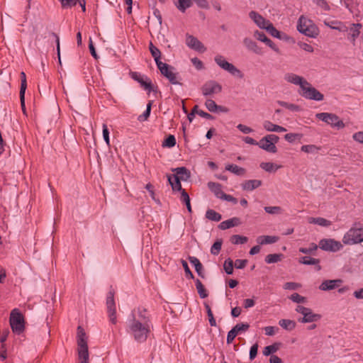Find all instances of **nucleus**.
Returning a JSON list of instances; mask_svg holds the SVG:
<instances>
[{
  "label": "nucleus",
  "mask_w": 363,
  "mask_h": 363,
  "mask_svg": "<svg viewBox=\"0 0 363 363\" xmlns=\"http://www.w3.org/2000/svg\"><path fill=\"white\" fill-rule=\"evenodd\" d=\"M301 150L306 153L317 154L320 150V147L315 145H304L301 146Z\"/></svg>",
  "instance_id": "nucleus-38"
},
{
  "label": "nucleus",
  "mask_w": 363,
  "mask_h": 363,
  "mask_svg": "<svg viewBox=\"0 0 363 363\" xmlns=\"http://www.w3.org/2000/svg\"><path fill=\"white\" fill-rule=\"evenodd\" d=\"M264 211L269 214H279L281 213V208L279 206H265Z\"/></svg>",
  "instance_id": "nucleus-54"
},
{
  "label": "nucleus",
  "mask_w": 363,
  "mask_h": 363,
  "mask_svg": "<svg viewBox=\"0 0 363 363\" xmlns=\"http://www.w3.org/2000/svg\"><path fill=\"white\" fill-rule=\"evenodd\" d=\"M176 145V138L173 135H169L162 143L163 147H173Z\"/></svg>",
  "instance_id": "nucleus-48"
},
{
  "label": "nucleus",
  "mask_w": 363,
  "mask_h": 363,
  "mask_svg": "<svg viewBox=\"0 0 363 363\" xmlns=\"http://www.w3.org/2000/svg\"><path fill=\"white\" fill-rule=\"evenodd\" d=\"M298 93L301 96L308 100L320 101L324 99L323 94L313 87L308 82V85H304Z\"/></svg>",
  "instance_id": "nucleus-8"
},
{
  "label": "nucleus",
  "mask_w": 363,
  "mask_h": 363,
  "mask_svg": "<svg viewBox=\"0 0 363 363\" xmlns=\"http://www.w3.org/2000/svg\"><path fill=\"white\" fill-rule=\"evenodd\" d=\"M196 287L198 294H199V296L201 298H205L208 296V292L205 289L204 286L203 285L202 282L199 279L196 280Z\"/></svg>",
  "instance_id": "nucleus-37"
},
{
  "label": "nucleus",
  "mask_w": 363,
  "mask_h": 363,
  "mask_svg": "<svg viewBox=\"0 0 363 363\" xmlns=\"http://www.w3.org/2000/svg\"><path fill=\"white\" fill-rule=\"evenodd\" d=\"M157 68L160 73L165 77L171 84H182L179 81V74L174 72V68L167 63L160 62L158 64Z\"/></svg>",
  "instance_id": "nucleus-9"
},
{
  "label": "nucleus",
  "mask_w": 363,
  "mask_h": 363,
  "mask_svg": "<svg viewBox=\"0 0 363 363\" xmlns=\"http://www.w3.org/2000/svg\"><path fill=\"white\" fill-rule=\"evenodd\" d=\"M279 349V343H274L271 345L267 346L264 348L263 354L269 356L271 354L276 352Z\"/></svg>",
  "instance_id": "nucleus-39"
},
{
  "label": "nucleus",
  "mask_w": 363,
  "mask_h": 363,
  "mask_svg": "<svg viewBox=\"0 0 363 363\" xmlns=\"http://www.w3.org/2000/svg\"><path fill=\"white\" fill-rule=\"evenodd\" d=\"M204 306L206 309V313L208 317L209 323L211 326H216V321L213 317L212 311L211 309V307L207 303H204Z\"/></svg>",
  "instance_id": "nucleus-47"
},
{
  "label": "nucleus",
  "mask_w": 363,
  "mask_h": 363,
  "mask_svg": "<svg viewBox=\"0 0 363 363\" xmlns=\"http://www.w3.org/2000/svg\"><path fill=\"white\" fill-rule=\"evenodd\" d=\"M313 2L324 11H329L330 9V6L325 0H313Z\"/></svg>",
  "instance_id": "nucleus-58"
},
{
  "label": "nucleus",
  "mask_w": 363,
  "mask_h": 363,
  "mask_svg": "<svg viewBox=\"0 0 363 363\" xmlns=\"http://www.w3.org/2000/svg\"><path fill=\"white\" fill-rule=\"evenodd\" d=\"M173 171L176 173L174 175H178L182 180L186 181L190 177V172L184 167H177Z\"/></svg>",
  "instance_id": "nucleus-32"
},
{
  "label": "nucleus",
  "mask_w": 363,
  "mask_h": 363,
  "mask_svg": "<svg viewBox=\"0 0 363 363\" xmlns=\"http://www.w3.org/2000/svg\"><path fill=\"white\" fill-rule=\"evenodd\" d=\"M308 223L316 224L320 226H324V227H328L331 225V222L330 220H328L324 218H321V217H318V218L311 217L308 218Z\"/></svg>",
  "instance_id": "nucleus-33"
},
{
  "label": "nucleus",
  "mask_w": 363,
  "mask_h": 363,
  "mask_svg": "<svg viewBox=\"0 0 363 363\" xmlns=\"http://www.w3.org/2000/svg\"><path fill=\"white\" fill-rule=\"evenodd\" d=\"M284 79L289 83L298 85L300 90L304 85H308V81L303 77L298 76L294 73H286L284 75Z\"/></svg>",
  "instance_id": "nucleus-14"
},
{
  "label": "nucleus",
  "mask_w": 363,
  "mask_h": 363,
  "mask_svg": "<svg viewBox=\"0 0 363 363\" xmlns=\"http://www.w3.org/2000/svg\"><path fill=\"white\" fill-rule=\"evenodd\" d=\"M250 18L254 21V23L261 29H266L270 21L265 19L262 16L256 11H252L249 13Z\"/></svg>",
  "instance_id": "nucleus-15"
},
{
  "label": "nucleus",
  "mask_w": 363,
  "mask_h": 363,
  "mask_svg": "<svg viewBox=\"0 0 363 363\" xmlns=\"http://www.w3.org/2000/svg\"><path fill=\"white\" fill-rule=\"evenodd\" d=\"M257 146L268 152L276 153L277 152L276 145H273V143L269 140L267 136H264L259 141H258Z\"/></svg>",
  "instance_id": "nucleus-18"
},
{
  "label": "nucleus",
  "mask_w": 363,
  "mask_h": 363,
  "mask_svg": "<svg viewBox=\"0 0 363 363\" xmlns=\"http://www.w3.org/2000/svg\"><path fill=\"white\" fill-rule=\"evenodd\" d=\"M320 314L313 313L311 308H308V311L303 315V317L298 319L301 323H313L320 319Z\"/></svg>",
  "instance_id": "nucleus-23"
},
{
  "label": "nucleus",
  "mask_w": 363,
  "mask_h": 363,
  "mask_svg": "<svg viewBox=\"0 0 363 363\" xmlns=\"http://www.w3.org/2000/svg\"><path fill=\"white\" fill-rule=\"evenodd\" d=\"M181 262L184 267V269L186 277L189 279H194V274H192L191 271L190 270L187 262L184 259H182Z\"/></svg>",
  "instance_id": "nucleus-59"
},
{
  "label": "nucleus",
  "mask_w": 363,
  "mask_h": 363,
  "mask_svg": "<svg viewBox=\"0 0 363 363\" xmlns=\"http://www.w3.org/2000/svg\"><path fill=\"white\" fill-rule=\"evenodd\" d=\"M86 333L84 328L79 325L77 327V352L79 363H89V349L87 345Z\"/></svg>",
  "instance_id": "nucleus-2"
},
{
  "label": "nucleus",
  "mask_w": 363,
  "mask_h": 363,
  "mask_svg": "<svg viewBox=\"0 0 363 363\" xmlns=\"http://www.w3.org/2000/svg\"><path fill=\"white\" fill-rule=\"evenodd\" d=\"M263 127L267 131L269 132L281 133L286 131V129L285 128L280 126L279 125L274 124L269 121H264Z\"/></svg>",
  "instance_id": "nucleus-26"
},
{
  "label": "nucleus",
  "mask_w": 363,
  "mask_h": 363,
  "mask_svg": "<svg viewBox=\"0 0 363 363\" xmlns=\"http://www.w3.org/2000/svg\"><path fill=\"white\" fill-rule=\"evenodd\" d=\"M260 167L266 172H271L278 169L279 166H277L272 162H262L260 164Z\"/></svg>",
  "instance_id": "nucleus-42"
},
{
  "label": "nucleus",
  "mask_w": 363,
  "mask_h": 363,
  "mask_svg": "<svg viewBox=\"0 0 363 363\" xmlns=\"http://www.w3.org/2000/svg\"><path fill=\"white\" fill-rule=\"evenodd\" d=\"M216 63L223 69L229 72L231 75L240 79L244 77L243 73L232 63L225 60L223 55H217L214 57Z\"/></svg>",
  "instance_id": "nucleus-6"
},
{
  "label": "nucleus",
  "mask_w": 363,
  "mask_h": 363,
  "mask_svg": "<svg viewBox=\"0 0 363 363\" xmlns=\"http://www.w3.org/2000/svg\"><path fill=\"white\" fill-rule=\"evenodd\" d=\"M181 200L186 204V208L189 213L191 212V206L190 203V198L189 194L186 192L185 190H182L181 194Z\"/></svg>",
  "instance_id": "nucleus-45"
},
{
  "label": "nucleus",
  "mask_w": 363,
  "mask_h": 363,
  "mask_svg": "<svg viewBox=\"0 0 363 363\" xmlns=\"http://www.w3.org/2000/svg\"><path fill=\"white\" fill-rule=\"evenodd\" d=\"M318 247L328 252H335L342 249L343 245L340 241L331 238H324L320 240Z\"/></svg>",
  "instance_id": "nucleus-10"
},
{
  "label": "nucleus",
  "mask_w": 363,
  "mask_h": 363,
  "mask_svg": "<svg viewBox=\"0 0 363 363\" xmlns=\"http://www.w3.org/2000/svg\"><path fill=\"white\" fill-rule=\"evenodd\" d=\"M262 182L259 179L245 180L244 182L241 184V187L244 191H251L259 187L262 185Z\"/></svg>",
  "instance_id": "nucleus-20"
},
{
  "label": "nucleus",
  "mask_w": 363,
  "mask_h": 363,
  "mask_svg": "<svg viewBox=\"0 0 363 363\" xmlns=\"http://www.w3.org/2000/svg\"><path fill=\"white\" fill-rule=\"evenodd\" d=\"M240 224V219L238 217H233L232 218L221 222L219 224L218 228L221 230H227L235 226H238Z\"/></svg>",
  "instance_id": "nucleus-22"
},
{
  "label": "nucleus",
  "mask_w": 363,
  "mask_h": 363,
  "mask_svg": "<svg viewBox=\"0 0 363 363\" xmlns=\"http://www.w3.org/2000/svg\"><path fill=\"white\" fill-rule=\"evenodd\" d=\"M9 323L12 331L18 335L21 334L25 330V321L23 315L18 308L11 311Z\"/></svg>",
  "instance_id": "nucleus-5"
},
{
  "label": "nucleus",
  "mask_w": 363,
  "mask_h": 363,
  "mask_svg": "<svg viewBox=\"0 0 363 363\" xmlns=\"http://www.w3.org/2000/svg\"><path fill=\"white\" fill-rule=\"evenodd\" d=\"M152 328V316L149 311L143 307L132 311L127 321V332L137 342H145Z\"/></svg>",
  "instance_id": "nucleus-1"
},
{
  "label": "nucleus",
  "mask_w": 363,
  "mask_h": 363,
  "mask_svg": "<svg viewBox=\"0 0 363 363\" xmlns=\"http://www.w3.org/2000/svg\"><path fill=\"white\" fill-rule=\"evenodd\" d=\"M106 307L107 313L109 317V320L111 323L116 324L117 322L116 319V308L114 301V292L113 291H108L106 296Z\"/></svg>",
  "instance_id": "nucleus-11"
},
{
  "label": "nucleus",
  "mask_w": 363,
  "mask_h": 363,
  "mask_svg": "<svg viewBox=\"0 0 363 363\" xmlns=\"http://www.w3.org/2000/svg\"><path fill=\"white\" fill-rule=\"evenodd\" d=\"M282 256V254H269L266 256L265 262L267 264L277 263L281 261Z\"/></svg>",
  "instance_id": "nucleus-40"
},
{
  "label": "nucleus",
  "mask_w": 363,
  "mask_h": 363,
  "mask_svg": "<svg viewBox=\"0 0 363 363\" xmlns=\"http://www.w3.org/2000/svg\"><path fill=\"white\" fill-rule=\"evenodd\" d=\"M316 118L325 122V123L331 125L337 129H342L345 127V123L341 121L339 117L331 113H318L315 115Z\"/></svg>",
  "instance_id": "nucleus-7"
},
{
  "label": "nucleus",
  "mask_w": 363,
  "mask_h": 363,
  "mask_svg": "<svg viewBox=\"0 0 363 363\" xmlns=\"http://www.w3.org/2000/svg\"><path fill=\"white\" fill-rule=\"evenodd\" d=\"M225 170L229 171L238 176H242L245 174L246 170L243 167H239L237 164H228L225 166Z\"/></svg>",
  "instance_id": "nucleus-30"
},
{
  "label": "nucleus",
  "mask_w": 363,
  "mask_h": 363,
  "mask_svg": "<svg viewBox=\"0 0 363 363\" xmlns=\"http://www.w3.org/2000/svg\"><path fill=\"white\" fill-rule=\"evenodd\" d=\"M363 226L360 223H355L353 226L344 235L342 242L345 245H355L361 243L363 238H361Z\"/></svg>",
  "instance_id": "nucleus-4"
},
{
  "label": "nucleus",
  "mask_w": 363,
  "mask_h": 363,
  "mask_svg": "<svg viewBox=\"0 0 363 363\" xmlns=\"http://www.w3.org/2000/svg\"><path fill=\"white\" fill-rule=\"evenodd\" d=\"M279 240V237L271 235H261L257 238V242L259 245H267L275 243Z\"/></svg>",
  "instance_id": "nucleus-29"
},
{
  "label": "nucleus",
  "mask_w": 363,
  "mask_h": 363,
  "mask_svg": "<svg viewBox=\"0 0 363 363\" xmlns=\"http://www.w3.org/2000/svg\"><path fill=\"white\" fill-rule=\"evenodd\" d=\"M205 106L210 112H218V105L213 100L207 99L205 102Z\"/></svg>",
  "instance_id": "nucleus-49"
},
{
  "label": "nucleus",
  "mask_w": 363,
  "mask_h": 363,
  "mask_svg": "<svg viewBox=\"0 0 363 363\" xmlns=\"http://www.w3.org/2000/svg\"><path fill=\"white\" fill-rule=\"evenodd\" d=\"M324 23L332 29L337 30L341 32L347 31V27L339 21H325Z\"/></svg>",
  "instance_id": "nucleus-27"
},
{
  "label": "nucleus",
  "mask_w": 363,
  "mask_h": 363,
  "mask_svg": "<svg viewBox=\"0 0 363 363\" xmlns=\"http://www.w3.org/2000/svg\"><path fill=\"white\" fill-rule=\"evenodd\" d=\"M206 218L213 221H220L222 218L221 215L214 210L208 209L206 212Z\"/></svg>",
  "instance_id": "nucleus-36"
},
{
  "label": "nucleus",
  "mask_w": 363,
  "mask_h": 363,
  "mask_svg": "<svg viewBox=\"0 0 363 363\" xmlns=\"http://www.w3.org/2000/svg\"><path fill=\"white\" fill-rule=\"evenodd\" d=\"M151 106H152V101H150L147 105L146 110L144 111V113L142 115H140L138 116V121H146L148 117L150 116V111H151Z\"/></svg>",
  "instance_id": "nucleus-50"
},
{
  "label": "nucleus",
  "mask_w": 363,
  "mask_h": 363,
  "mask_svg": "<svg viewBox=\"0 0 363 363\" xmlns=\"http://www.w3.org/2000/svg\"><path fill=\"white\" fill-rule=\"evenodd\" d=\"M303 137L301 133H287L284 135V138L289 143H293L296 140H300Z\"/></svg>",
  "instance_id": "nucleus-51"
},
{
  "label": "nucleus",
  "mask_w": 363,
  "mask_h": 363,
  "mask_svg": "<svg viewBox=\"0 0 363 363\" xmlns=\"http://www.w3.org/2000/svg\"><path fill=\"white\" fill-rule=\"evenodd\" d=\"M149 48L152 56L154 57L157 67H158V64L162 62V61H160L161 52L157 48L154 46V45L151 42L150 43Z\"/></svg>",
  "instance_id": "nucleus-34"
},
{
  "label": "nucleus",
  "mask_w": 363,
  "mask_h": 363,
  "mask_svg": "<svg viewBox=\"0 0 363 363\" xmlns=\"http://www.w3.org/2000/svg\"><path fill=\"white\" fill-rule=\"evenodd\" d=\"M238 335L235 329H231L227 335L226 342L228 344H230L234 340L235 337Z\"/></svg>",
  "instance_id": "nucleus-62"
},
{
  "label": "nucleus",
  "mask_w": 363,
  "mask_h": 363,
  "mask_svg": "<svg viewBox=\"0 0 363 363\" xmlns=\"http://www.w3.org/2000/svg\"><path fill=\"white\" fill-rule=\"evenodd\" d=\"M131 77L149 93L154 91L152 82L147 77L142 76L138 72H132Z\"/></svg>",
  "instance_id": "nucleus-13"
},
{
  "label": "nucleus",
  "mask_w": 363,
  "mask_h": 363,
  "mask_svg": "<svg viewBox=\"0 0 363 363\" xmlns=\"http://www.w3.org/2000/svg\"><path fill=\"white\" fill-rule=\"evenodd\" d=\"M272 36L281 39V33L277 30L273 24L270 22L268 26L265 29Z\"/></svg>",
  "instance_id": "nucleus-44"
},
{
  "label": "nucleus",
  "mask_w": 363,
  "mask_h": 363,
  "mask_svg": "<svg viewBox=\"0 0 363 363\" xmlns=\"http://www.w3.org/2000/svg\"><path fill=\"white\" fill-rule=\"evenodd\" d=\"M299 263L306 265H315L318 271L320 270L321 267L319 265L320 260L318 259L311 257H302L299 259Z\"/></svg>",
  "instance_id": "nucleus-28"
},
{
  "label": "nucleus",
  "mask_w": 363,
  "mask_h": 363,
  "mask_svg": "<svg viewBox=\"0 0 363 363\" xmlns=\"http://www.w3.org/2000/svg\"><path fill=\"white\" fill-rule=\"evenodd\" d=\"M167 178H168V182H169V184L171 185L173 191H179L182 192V190H184L182 188V184L180 182L181 179L178 177V175H174V174L168 175Z\"/></svg>",
  "instance_id": "nucleus-25"
},
{
  "label": "nucleus",
  "mask_w": 363,
  "mask_h": 363,
  "mask_svg": "<svg viewBox=\"0 0 363 363\" xmlns=\"http://www.w3.org/2000/svg\"><path fill=\"white\" fill-rule=\"evenodd\" d=\"M277 104L291 111H299L301 110V108L298 105L289 104L284 101H277Z\"/></svg>",
  "instance_id": "nucleus-41"
},
{
  "label": "nucleus",
  "mask_w": 363,
  "mask_h": 363,
  "mask_svg": "<svg viewBox=\"0 0 363 363\" xmlns=\"http://www.w3.org/2000/svg\"><path fill=\"white\" fill-rule=\"evenodd\" d=\"M250 325L248 323H238L235 325L233 329L235 330L237 334L240 332H244L249 329Z\"/></svg>",
  "instance_id": "nucleus-56"
},
{
  "label": "nucleus",
  "mask_w": 363,
  "mask_h": 363,
  "mask_svg": "<svg viewBox=\"0 0 363 363\" xmlns=\"http://www.w3.org/2000/svg\"><path fill=\"white\" fill-rule=\"evenodd\" d=\"M27 88L26 76L24 72H21V88L20 93H26Z\"/></svg>",
  "instance_id": "nucleus-55"
},
{
  "label": "nucleus",
  "mask_w": 363,
  "mask_h": 363,
  "mask_svg": "<svg viewBox=\"0 0 363 363\" xmlns=\"http://www.w3.org/2000/svg\"><path fill=\"white\" fill-rule=\"evenodd\" d=\"M247 240L248 239L247 237L242 236L240 235H233L230 238V241L234 245L244 244V243L247 242Z\"/></svg>",
  "instance_id": "nucleus-43"
},
{
  "label": "nucleus",
  "mask_w": 363,
  "mask_h": 363,
  "mask_svg": "<svg viewBox=\"0 0 363 363\" xmlns=\"http://www.w3.org/2000/svg\"><path fill=\"white\" fill-rule=\"evenodd\" d=\"M362 28V25L361 23H352L350 28H347V31H349L348 39H350L352 43H354L359 35L360 29Z\"/></svg>",
  "instance_id": "nucleus-21"
},
{
  "label": "nucleus",
  "mask_w": 363,
  "mask_h": 363,
  "mask_svg": "<svg viewBox=\"0 0 363 363\" xmlns=\"http://www.w3.org/2000/svg\"><path fill=\"white\" fill-rule=\"evenodd\" d=\"M208 187L218 199H222L225 194L222 190V185L219 183L209 182Z\"/></svg>",
  "instance_id": "nucleus-24"
},
{
  "label": "nucleus",
  "mask_w": 363,
  "mask_h": 363,
  "mask_svg": "<svg viewBox=\"0 0 363 363\" xmlns=\"http://www.w3.org/2000/svg\"><path fill=\"white\" fill-rule=\"evenodd\" d=\"M186 43L188 47L196 51L204 52L206 50L202 43L193 35H186Z\"/></svg>",
  "instance_id": "nucleus-16"
},
{
  "label": "nucleus",
  "mask_w": 363,
  "mask_h": 363,
  "mask_svg": "<svg viewBox=\"0 0 363 363\" xmlns=\"http://www.w3.org/2000/svg\"><path fill=\"white\" fill-rule=\"evenodd\" d=\"M342 283V279H328L323 281L319 286V289L321 291H330L339 287Z\"/></svg>",
  "instance_id": "nucleus-17"
},
{
  "label": "nucleus",
  "mask_w": 363,
  "mask_h": 363,
  "mask_svg": "<svg viewBox=\"0 0 363 363\" xmlns=\"http://www.w3.org/2000/svg\"><path fill=\"white\" fill-rule=\"evenodd\" d=\"M254 37L261 41V42H264L265 40H267V39L268 38L266 35L263 33V32H260L259 30H256L255 31L254 33Z\"/></svg>",
  "instance_id": "nucleus-64"
},
{
  "label": "nucleus",
  "mask_w": 363,
  "mask_h": 363,
  "mask_svg": "<svg viewBox=\"0 0 363 363\" xmlns=\"http://www.w3.org/2000/svg\"><path fill=\"white\" fill-rule=\"evenodd\" d=\"M279 325L284 330L291 331L296 328V323L292 320L281 319L279 321Z\"/></svg>",
  "instance_id": "nucleus-31"
},
{
  "label": "nucleus",
  "mask_w": 363,
  "mask_h": 363,
  "mask_svg": "<svg viewBox=\"0 0 363 363\" xmlns=\"http://www.w3.org/2000/svg\"><path fill=\"white\" fill-rule=\"evenodd\" d=\"M297 30L299 33L313 38H316L319 34L318 28L311 20L304 17L303 16H300L298 18Z\"/></svg>",
  "instance_id": "nucleus-3"
},
{
  "label": "nucleus",
  "mask_w": 363,
  "mask_h": 363,
  "mask_svg": "<svg viewBox=\"0 0 363 363\" xmlns=\"http://www.w3.org/2000/svg\"><path fill=\"white\" fill-rule=\"evenodd\" d=\"M243 44L245 48L257 55H262V49L258 46L257 43L250 38H245L243 39Z\"/></svg>",
  "instance_id": "nucleus-19"
},
{
  "label": "nucleus",
  "mask_w": 363,
  "mask_h": 363,
  "mask_svg": "<svg viewBox=\"0 0 363 363\" xmlns=\"http://www.w3.org/2000/svg\"><path fill=\"white\" fill-rule=\"evenodd\" d=\"M191 1L192 0H178L175 5L181 12L184 13L188 8L191 7Z\"/></svg>",
  "instance_id": "nucleus-35"
},
{
  "label": "nucleus",
  "mask_w": 363,
  "mask_h": 363,
  "mask_svg": "<svg viewBox=\"0 0 363 363\" xmlns=\"http://www.w3.org/2000/svg\"><path fill=\"white\" fill-rule=\"evenodd\" d=\"M289 298L293 302L298 303H304L306 301V298L303 296H301V295H299L297 293H294V294H291Z\"/></svg>",
  "instance_id": "nucleus-57"
},
{
  "label": "nucleus",
  "mask_w": 363,
  "mask_h": 363,
  "mask_svg": "<svg viewBox=\"0 0 363 363\" xmlns=\"http://www.w3.org/2000/svg\"><path fill=\"white\" fill-rule=\"evenodd\" d=\"M222 246V241L221 240H217L216 241L213 245L211 246V253L214 255H218V253L220 251Z\"/></svg>",
  "instance_id": "nucleus-52"
},
{
  "label": "nucleus",
  "mask_w": 363,
  "mask_h": 363,
  "mask_svg": "<svg viewBox=\"0 0 363 363\" xmlns=\"http://www.w3.org/2000/svg\"><path fill=\"white\" fill-rule=\"evenodd\" d=\"M103 128V138L104 141L106 142L107 145H110V139H109V131L106 124L104 123L102 125Z\"/></svg>",
  "instance_id": "nucleus-60"
},
{
  "label": "nucleus",
  "mask_w": 363,
  "mask_h": 363,
  "mask_svg": "<svg viewBox=\"0 0 363 363\" xmlns=\"http://www.w3.org/2000/svg\"><path fill=\"white\" fill-rule=\"evenodd\" d=\"M300 286H301V285L296 282H286L284 284L283 288L285 290H296Z\"/></svg>",
  "instance_id": "nucleus-61"
},
{
  "label": "nucleus",
  "mask_w": 363,
  "mask_h": 363,
  "mask_svg": "<svg viewBox=\"0 0 363 363\" xmlns=\"http://www.w3.org/2000/svg\"><path fill=\"white\" fill-rule=\"evenodd\" d=\"M224 270L228 274H232L233 272V262L230 258L225 260L223 264Z\"/></svg>",
  "instance_id": "nucleus-46"
},
{
  "label": "nucleus",
  "mask_w": 363,
  "mask_h": 363,
  "mask_svg": "<svg viewBox=\"0 0 363 363\" xmlns=\"http://www.w3.org/2000/svg\"><path fill=\"white\" fill-rule=\"evenodd\" d=\"M278 330V328L274 326H266L264 328L265 335L268 336H273L275 334V332L277 331Z\"/></svg>",
  "instance_id": "nucleus-63"
},
{
  "label": "nucleus",
  "mask_w": 363,
  "mask_h": 363,
  "mask_svg": "<svg viewBox=\"0 0 363 363\" xmlns=\"http://www.w3.org/2000/svg\"><path fill=\"white\" fill-rule=\"evenodd\" d=\"M221 85L214 80L208 81L201 86L202 94L205 96L218 94L221 91Z\"/></svg>",
  "instance_id": "nucleus-12"
},
{
  "label": "nucleus",
  "mask_w": 363,
  "mask_h": 363,
  "mask_svg": "<svg viewBox=\"0 0 363 363\" xmlns=\"http://www.w3.org/2000/svg\"><path fill=\"white\" fill-rule=\"evenodd\" d=\"M318 249V245L315 243H311L308 247H301L299 252L303 254H311Z\"/></svg>",
  "instance_id": "nucleus-53"
}]
</instances>
